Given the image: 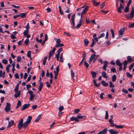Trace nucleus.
<instances>
[{"label":"nucleus","mask_w":134,"mask_h":134,"mask_svg":"<svg viewBox=\"0 0 134 134\" xmlns=\"http://www.w3.org/2000/svg\"><path fill=\"white\" fill-rule=\"evenodd\" d=\"M29 32V30L26 29L25 30L23 33L24 35H26V34H28Z\"/></svg>","instance_id":"obj_46"},{"label":"nucleus","mask_w":134,"mask_h":134,"mask_svg":"<svg viewBox=\"0 0 134 134\" xmlns=\"http://www.w3.org/2000/svg\"><path fill=\"white\" fill-rule=\"evenodd\" d=\"M92 2L93 5L95 6H98L100 4V2H96L95 0H92Z\"/></svg>","instance_id":"obj_21"},{"label":"nucleus","mask_w":134,"mask_h":134,"mask_svg":"<svg viewBox=\"0 0 134 134\" xmlns=\"http://www.w3.org/2000/svg\"><path fill=\"white\" fill-rule=\"evenodd\" d=\"M29 39L27 38L25 41V44L27 45H28L29 43Z\"/></svg>","instance_id":"obj_37"},{"label":"nucleus","mask_w":134,"mask_h":134,"mask_svg":"<svg viewBox=\"0 0 134 134\" xmlns=\"http://www.w3.org/2000/svg\"><path fill=\"white\" fill-rule=\"evenodd\" d=\"M6 104L7 105L5 107V110L7 113L9 111L10 109V103H7Z\"/></svg>","instance_id":"obj_5"},{"label":"nucleus","mask_w":134,"mask_h":134,"mask_svg":"<svg viewBox=\"0 0 134 134\" xmlns=\"http://www.w3.org/2000/svg\"><path fill=\"white\" fill-rule=\"evenodd\" d=\"M11 66V65L10 64H8L7 65L6 68V70L7 71V72H9V68Z\"/></svg>","instance_id":"obj_31"},{"label":"nucleus","mask_w":134,"mask_h":134,"mask_svg":"<svg viewBox=\"0 0 134 134\" xmlns=\"http://www.w3.org/2000/svg\"><path fill=\"white\" fill-rule=\"evenodd\" d=\"M114 126L117 129H122L124 127V126L121 125H114Z\"/></svg>","instance_id":"obj_25"},{"label":"nucleus","mask_w":134,"mask_h":134,"mask_svg":"<svg viewBox=\"0 0 134 134\" xmlns=\"http://www.w3.org/2000/svg\"><path fill=\"white\" fill-rule=\"evenodd\" d=\"M128 27L129 28H132L134 27V22L130 24L129 25Z\"/></svg>","instance_id":"obj_36"},{"label":"nucleus","mask_w":134,"mask_h":134,"mask_svg":"<svg viewBox=\"0 0 134 134\" xmlns=\"http://www.w3.org/2000/svg\"><path fill=\"white\" fill-rule=\"evenodd\" d=\"M30 105V104H24L22 106V108H21V110L23 111L26 109Z\"/></svg>","instance_id":"obj_8"},{"label":"nucleus","mask_w":134,"mask_h":134,"mask_svg":"<svg viewBox=\"0 0 134 134\" xmlns=\"http://www.w3.org/2000/svg\"><path fill=\"white\" fill-rule=\"evenodd\" d=\"M126 29V28L125 27H124L122 29H121L120 30L118 31V33L119 34V37H121L122 36L124 30Z\"/></svg>","instance_id":"obj_4"},{"label":"nucleus","mask_w":134,"mask_h":134,"mask_svg":"<svg viewBox=\"0 0 134 134\" xmlns=\"http://www.w3.org/2000/svg\"><path fill=\"white\" fill-rule=\"evenodd\" d=\"M104 35H105V34L104 33H102L98 37V38H101L103 37L104 36Z\"/></svg>","instance_id":"obj_57"},{"label":"nucleus","mask_w":134,"mask_h":134,"mask_svg":"<svg viewBox=\"0 0 134 134\" xmlns=\"http://www.w3.org/2000/svg\"><path fill=\"white\" fill-rule=\"evenodd\" d=\"M43 83L42 82H40L38 90L39 91H41L43 87Z\"/></svg>","instance_id":"obj_15"},{"label":"nucleus","mask_w":134,"mask_h":134,"mask_svg":"<svg viewBox=\"0 0 134 134\" xmlns=\"http://www.w3.org/2000/svg\"><path fill=\"white\" fill-rule=\"evenodd\" d=\"M71 77H72V78H73V79L74 80V73L73 72L72 70L71 71Z\"/></svg>","instance_id":"obj_53"},{"label":"nucleus","mask_w":134,"mask_h":134,"mask_svg":"<svg viewBox=\"0 0 134 134\" xmlns=\"http://www.w3.org/2000/svg\"><path fill=\"white\" fill-rule=\"evenodd\" d=\"M80 111L79 109H75L74 110V111L75 113H78Z\"/></svg>","instance_id":"obj_56"},{"label":"nucleus","mask_w":134,"mask_h":134,"mask_svg":"<svg viewBox=\"0 0 134 134\" xmlns=\"http://www.w3.org/2000/svg\"><path fill=\"white\" fill-rule=\"evenodd\" d=\"M26 15V13H22L20 14H19L21 18H24Z\"/></svg>","instance_id":"obj_33"},{"label":"nucleus","mask_w":134,"mask_h":134,"mask_svg":"<svg viewBox=\"0 0 134 134\" xmlns=\"http://www.w3.org/2000/svg\"><path fill=\"white\" fill-rule=\"evenodd\" d=\"M126 75L128 77H132V75L128 72H127Z\"/></svg>","instance_id":"obj_55"},{"label":"nucleus","mask_w":134,"mask_h":134,"mask_svg":"<svg viewBox=\"0 0 134 134\" xmlns=\"http://www.w3.org/2000/svg\"><path fill=\"white\" fill-rule=\"evenodd\" d=\"M84 63L85 65V66L86 68H87L89 67V65L88 64L87 62L86 61L84 62Z\"/></svg>","instance_id":"obj_45"},{"label":"nucleus","mask_w":134,"mask_h":134,"mask_svg":"<svg viewBox=\"0 0 134 134\" xmlns=\"http://www.w3.org/2000/svg\"><path fill=\"white\" fill-rule=\"evenodd\" d=\"M75 14H74L71 17V24L72 25V29H74V28L75 27Z\"/></svg>","instance_id":"obj_3"},{"label":"nucleus","mask_w":134,"mask_h":134,"mask_svg":"<svg viewBox=\"0 0 134 134\" xmlns=\"http://www.w3.org/2000/svg\"><path fill=\"white\" fill-rule=\"evenodd\" d=\"M105 119H108V112L107 111H105Z\"/></svg>","instance_id":"obj_34"},{"label":"nucleus","mask_w":134,"mask_h":134,"mask_svg":"<svg viewBox=\"0 0 134 134\" xmlns=\"http://www.w3.org/2000/svg\"><path fill=\"white\" fill-rule=\"evenodd\" d=\"M109 122L110 124H111V126L113 127L114 126V125H115V124H114V121L112 120H109Z\"/></svg>","instance_id":"obj_23"},{"label":"nucleus","mask_w":134,"mask_h":134,"mask_svg":"<svg viewBox=\"0 0 134 134\" xmlns=\"http://www.w3.org/2000/svg\"><path fill=\"white\" fill-rule=\"evenodd\" d=\"M63 46H64V44L63 43H61V44L58 43L55 45V47H62Z\"/></svg>","instance_id":"obj_32"},{"label":"nucleus","mask_w":134,"mask_h":134,"mask_svg":"<svg viewBox=\"0 0 134 134\" xmlns=\"http://www.w3.org/2000/svg\"><path fill=\"white\" fill-rule=\"evenodd\" d=\"M104 65L103 69L105 70H106V68L108 66V62L107 61H104Z\"/></svg>","instance_id":"obj_10"},{"label":"nucleus","mask_w":134,"mask_h":134,"mask_svg":"<svg viewBox=\"0 0 134 134\" xmlns=\"http://www.w3.org/2000/svg\"><path fill=\"white\" fill-rule=\"evenodd\" d=\"M70 120L71 121H75L76 122H78L79 121V120L77 118V117H72L70 118Z\"/></svg>","instance_id":"obj_17"},{"label":"nucleus","mask_w":134,"mask_h":134,"mask_svg":"<svg viewBox=\"0 0 134 134\" xmlns=\"http://www.w3.org/2000/svg\"><path fill=\"white\" fill-rule=\"evenodd\" d=\"M116 65L119 66H121V65H122V64L121 63L120 60L119 59L117 60L116 62Z\"/></svg>","instance_id":"obj_18"},{"label":"nucleus","mask_w":134,"mask_h":134,"mask_svg":"<svg viewBox=\"0 0 134 134\" xmlns=\"http://www.w3.org/2000/svg\"><path fill=\"white\" fill-rule=\"evenodd\" d=\"M86 52H83V55H82V57H83V58L82 59V60H84V59L85 58V57H86Z\"/></svg>","instance_id":"obj_47"},{"label":"nucleus","mask_w":134,"mask_h":134,"mask_svg":"<svg viewBox=\"0 0 134 134\" xmlns=\"http://www.w3.org/2000/svg\"><path fill=\"white\" fill-rule=\"evenodd\" d=\"M47 56H46V57H45L44 59L43 60V64L44 65L46 64V60L47 59Z\"/></svg>","instance_id":"obj_35"},{"label":"nucleus","mask_w":134,"mask_h":134,"mask_svg":"<svg viewBox=\"0 0 134 134\" xmlns=\"http://www.w3.org/2000/svg\"><path fill=\"white\" fill-rule=\"evenodd\" d=\"M14 121L13 120H11L9 122L7 128H9L14 124Z\"/></svg>","instance_id":"obj_13"},{"label":"nucleus","mask_w":134,"mask_h":134,"mask_svg":"<svg viewBox=\"0 0 134 134\" xmlns=\"http://www.w3.org/2000/svg\"><path fill=\"white\" fill-rule=\"evenodd\" d=\"M21 105V102L20 100H18L17 103V105L16 108L18 109Z\"/></svg>","instance_id":"obj_24"},{"label":"nucleus","mask_w":134,"mask_h":134,"mask_svg":"<svg viewBox=\"0 0 134 134\" xmlns=\"http://www.w3.org/2000/svg\"><path fill=\"white\" fill-rule=\"evenodd\" d=\"M116 78V77L115 75H113L112 77V81L113 82L115 81Z\"/></svg>","instance_id":"obj_30"},{"label":"nucleus","mask_w":134,"mask_h":134,"mask_svg":"<svg viewBox=\"0 0 134 134\" xmlns=\"http://www.w3.org/2000/svg\"><path fill=\"white\" fill-rule=\"evenodd\" d=\"M96 43V41H94V39H92V43L91 45L90 46V47H93L94 44Z\"/></svg>","instance_id":"obj_39"},{"label":"nucleus","mask_w":134,"mask_h":134,"mask_svg":"<svg viewBox=\"0 0 134 134\" xmlns=\"http://www.w3.org/2000/svg\"><path fill=\"white\" fill-rule=\"evenodd\" d=\"M124 8V6L122 5L121 3L120 4V6L119 7L117 8L118 11L119 13H121V9H123Z\"/></svg>","instance_id":"obj_9"},{"label":"nucleus","mask_w":134,"mask_h":134,"mask_svg":"<svg viewBox=\"0 0 134 134\" xmlns=\"http://www.w3.org/2000/svg\"><path fill=\"white\" fill-rule=\"evenodd\" d=\"M107 131V129L106 128L98 133L99 134H105L106 133Z\"/></svg>","instance_id":"obj_14"},{"label":"nucleus","mask_w":134,"mask_h":134,"mask_svg":"<svg viewBox=\"0 0 134 134\" xmlns=\"http://www.w3.org/2000/svg\"><path fill=\"white\" fill-rule=\"evenodd\" d=\"M105 2L103 3L100 5V8L101 9L103 8L104 6Z\"/></svg>","instance_id":"obj_62"},{"label":"nucleus","mask_w":134,"mask_h":134,"mask_svg":"<svg viewBox=\"0 0 134 134\" xmlns=\"http://www.w3.org/2000/svg\"><path fill=\"white\" fill-rule=\"evenodd\" d=\"M21 92L20 91H19L18 92L15 94L14 96L15 98H16L19 97L20 95Z\"/></svg>","instance_id":"obj_20"},{"label":"nucleus","mask_w":134,"mask_h":134,"mask_svg":"<svg viewBox=\"0 0 134 134\" xmlns=\"http://www.w3.org/2000/svg\"><path fill=\"white\" fill-rule=\"evenodd\" d=\"M111 71H112L114 72H116V69L114 67H113V68H111Z\"/></svg>","instance_id":"obj_52"},{"label":"nucleus","mask_w":134,"mask_h":134,"mask_svg":"<svg viewBox=\"0 0 134 134\" xmlns=\"http://www.w3.org/2000/svg\"><path fill=\"white\" fill-rule=\"evenodd\" d=\"M31 87V86L30 84H29L26 85V89L27 90H29V88H30Z\"/></svg>","instance_id":"obj_60"},{"label":"nucleus","mask_w":134,"mask_h":134,"mask_svg":"<svg viewBox=\"0 0 134 134\" xmlns=\"http://www.w3.org/2000/svg\"><path fill=\"white\" fill-rule=\"evenodd\" d=\"M21 59V57L20 56H18L17 57V61L18 62H19L20 61Z\"/></svg>","instance_id":"obj_54"},{"label":"nucleus","mask_w":134,"mask_h":134,"mask_svg":"<svg viewBox=\"0 0 134 134\" xmlns=\"http://www.w3.org/2000/svg\"><path fill=\"white\" fill-rule=\"evenodd\" d=\"M129 10V7L127 6L124 9V11L126 13H127L128 12Z\"/></svg>","instance_id":"obj_43"},{"label":"nucleus","mask_w":134,"mask_h":134,"mask_svg":"<svg viewBox=\"0 0 134 134\" xmlns=\"http://www.w3.org/2000/svg\"><path fill=\"white\" fill-rule=\"evenodd\" d=\"M101 82L103 85L104 86H107L108 85V83L105 82L104 81H101Z\"/></svg>","instance_id":"obj_27"},{"label":"nucleus","mask_w":134,"mask_h":134,"mask_svg":"<svg viewBox=\"0 0 134 134\" xmlns=\"http://www.w3.org/2000/svg\"><path fill=\"white\" fill-rule=\"evenodd\" d=\"M134 66V63H133L131 65L129 66V70H131V69Z\"/></svg>","instance_id":"obj_48"},{"label":"nucleus","mask_w":134,"mask_h":134,"mask_svg":"<svg viewBox=\"0 0 134 134\" xmlns=\"http://www.w3.org/2000/svg\"><path fill=\"white\" fill-rule=\"evenodd\" d=\"M31 51H28L27 52V56L29 58H31Z\"/></svg>","instance_id":"obj_38"},{"label":"nucleus","mask_w":134,"mask_h":134,"mask_svg":"<svg viewBox=\"0 0 134 134\" xmlns=\"http://www.w3.org/2000/svg\"><path fill=\"white\" fill-rule=\"evenodd\" d=\"M63 49L62 48H60L57 51V53H58V54H60V52L62 51V50Z\"/></svg>","instance_id":"obj_50"},{"label":"nucleus","mask_w":134,"mask_h":134,"mask_svg":"<svg viewBox=\"0 0 134 134\" xmlns=\"http://www.w3.org/2000/svg\"><path fill=\"white\" fill-rule=\"evenodd\" d=\"M85 45L87 46L89 43V42L87 39H85L84 40Z\"/></svg>","instance_id":"obj_26"},{"label":"nucleus","mask_w":134,"mask_h":134,"mask_svg":"<svg viewBox=\"0 0 134 134\" xmlns=\"http://www.w3.org/2000/svg\"><path fill=\"white\" fill-rule=\"evenodd\" d=\"M64 109V107L63 106H60L59 108V112L62 111Z\"/></svg>","instance_id":"obj_51"},{"label":"nucleus","mask_w":134,"mask_h":134,"mask_svg":"<svg viewBox=\"0 0 134 134\" xmlns=\"http://www.w3.org/2000/svg\"><path fill=\"white\" fill-rule=\"evenodd\" d=\"M84 116H80V115H78L77 116V118L78 119H82V118H83V117Z\"/></svg>","instance_id":"obj_61"},{"label":"nucleus","mask_w":134,"mask_h":134,"mask_svg":"<svg viewBox=\"0 0 134 134\" xmlns=\"http://www.w3.org/2000/svg\"><path fill=\"white\" fill-rule=\"evenodd\" d=\"M56 43L58 44L60 43L61 42V41L59 39H56Z\"/></svg>","instance_id":"obj_63"},{"label":"nucleus","mask_w":134,"mask_h":134,"mask_svg":"<svg viewBox=\"0 0 134 134\" xmlns=\"http://www.w3.org/2000/svg\"><path fill=\"white\" fill-rule=\"evenodd\" d=\"M41 114L39 115L35 121V122H38L40 119L41 117Z\"/></svg>","instance_id":"obj_28"},{"label":"nucleus","mask_w":134,"mask_h":134,"mask_svg":"<svg viewBox=\"0 0 134 134\" xmlns=\"http://www.w3.org/2000/svg\"><path fill=\"white\" fill-rule=\"evenodd\" d=\"M109 131L110 133V134H118V132L117 131H115L113 129H110L109 130Z\"/></svg>","instance_id":"obj_11"},{"label":"nucleus","mask_w":134,"mask_h":134,"mask_svg":"<svg viewBox=\"0 0 134 134\" xmlns=\"http://www.w3.org/2000/svg\"><path fill=\"white\" fill-rule=\"evenodd\" d=\"M55 50V48H54L53 49L52 51H50L48 57H51L52 55H53L54 53Z\"/></svg>","instance_id":"obj_12"},{"label":"nucleus","mask_w":134,"mask_h":134,"mask_svg":"<svg viewBox=\"0 0 134 134\" xmlns=\"http://www.w3.org/2000/svg\"><path fill=\"white\" fill-rule=\"evenodd\" d=\"M2 62L5 64H7L8 63L7 60L6 59H4L2 60Z\"/></svg>","instance_id":"obj_42"},{"label":"nucleus","mask_w":134,"mask_h":134,"mask_svg":"<svg viewBox=\"0 0 134 134\" xmlns=\"http://www.w3.org/2000/svg\"><path fill=\"white\" fill-rule=\"evenodd\" d=\"M102 75L104 78H107V76L106 75V73L104 71H103L102 72Z\"/></svg>","instance_id":"obj_29"},{"label":"nucleus","mask_w":134,"mask_h":134,"mask_svg":"<svg viewBox=\"0 0 134 134\" xmlns=\"http://www.w3.org/2000/svg\"><path fill=\"white\" fill-rule=\"evenodd\" d=\"M122 91L126 93H128V91L127 90L125 89L124 88H123L122 89Z\"/></svg>","instance_id":"obj_59"},{"label":"nucleus","mask_w":134,"mask_h":134,"mask_svg":"<svg viewBox=\"0 0 134 134\" xmlns=\"http://www.w3.org/2000/svg\"><path fill=\"white\" fill-rule=\"evenodd\" d=\"M36 40L37 42L41 43L42 42V39L39 40L38 38H36Z\"/></svg>","instance_id":"obj_49"},{"label":"nucleus","mask_w":134,"mask_h":134,"mask_svg":"<svg viewBox=\"0 0 134 134\" xmlns=\"http://www.w3.org/2000/svg\"><path fill=\"white\" fill-rule=\"evenodd\" d=\"M28 93L30 94V100H32L35 97V94H33V92L31 90L29 91H28Z\"/></svg>","instance_id":"obj_6"},{"label":"nucleus","mask_w":134,"mask_h":134,"mask_svg":"<svg viewBox=\"0 0 134 134\" xmlns=\"http://www.w3.org/2000/svg\"><path fill=\"white\" fill-rule=\"evenodd\" d=\"M14 76L16 79H18L19 77V76L17 73H16L15 74Z\"/></svg>","instance_id":"obj_64"},{"label":"nucleus","mask_w":134,"mask_h":134,"mask_svg":"<svg viewBox=\"0 0 134 134\" xmlns=\"http://www.w3.org/2000/svg\"><path fill=\"white\" fill-rule=\"evenodd\" d=\"M82 21H82L81 19L80 20L79 23L77 24L76 28H79L82 25Z\"/></svg>","instance_id":"obj_19"},{"label":"nucleus","mask_w":134,"mask_h":134,"mask_svg":"<svg viewBox=\"0 0 134 134\" xmlns=\"http://www.w3.org/2000/svg\"><path fill=\"white\" fill-rule=\"evenodd\" d=\"M110 85L109 86L111 88H113L114 87V84H113V83L111 81H110L109 82Z\"/></svg>","instance_id":"obj_44"},{"label":"nucleus","mask_w":134,"mask_h":134,"mask_svg":"<svg viewBox=\"0 0 134 134\" xmlns=\"http://www.w3.org/2000/svg\"><path fill=\"white\" fill-rule=\"evenodd\" d=\"M96 56L95 54H92L89 60V63L91 64V62L93 60H96L97 59V57H96Z\"/></svg>","instance_id":"obj_7"},{"label":"nucleus","mask_w":134,"mask_h":134,"mask_svg":"<svg viewBox=\"0 0 134 134\" xmlns=\"http://www.w3.org/2000/svg\"><path fill=\"white\" fill-rule=\"evenodd\" d=\"M134 16V9L133 7L132 8L129 14H126V17L128 19H131Z\"/></svg>","instance_id":"obj_2"},{"label":"nucleus","mask_w":134,"mask_h":134,"mask_svg":"<svg viewBox=\"0 0 134 134\" xmlns=\"http://www.w3.org/2000/svg\"><path fill=\"white\" fill-rule=\"evenodd\" d=\"M104 94L103 93H102L100 95V97L101 99H103L104 98L103 97V96L104 95Z\"/></svg>","instance_id":"obj_58"},{"label":"nucleus","mask_w":134,"mask_h":134,"mask_svg":"<svg viewBox=\"0 0 134 134\" xmlns=\"http://www.w3.org/2000/svg\"><path fill=\"white\" fill-rule=\"evenodd\" d=\"M91 74L92 76V78L95 79L96 77L97 73L96 72L92 71L91 72Z\"/></svg>","instance_id":"obj_16"},{"label":"nucleus","mask_w":134,"mask_h":134,"mask_svg":"<svg viewBox=\"0 0 134 134\" xmlns=\"http://www.w3.org/2000/svg\"><path fill=\"white\" fill-rule=\"evenodd\" d=\"M32 117L31 116H29L27 119L26 121L24 123H23V118L21 119L20 121L18 122V129L19 130H21V128L23 127L24 128L26 127L31 122Z\"/></svg>","instance_id":"obj_1"},{"label":"nucleus","mask_w":134,"mask_h":134,"mask_svg":"<svg viewBox=\"0 0 134 134\" xmlns=\"http://www.w3.org/2000/svg\"><path fill=\"white\" fill-rule=\"evenodd\" d=\"M58 7L59 9V13L61 15H63V13L61 9V7L60 6H58Z\"/></svg>","instance_id":"obj_41"},{"label":"nucleus","mask_w":134,"mask_h":134,"mask_svg":"<svg viewBox=\"0 0 134 134\" xmlns=\"http://www.w3.org/2000/svg\"><path fill=\"white\" fill-rule=\"evenodd\" d=\"M89 8V6H87L85 8H84L82 12V14H84L87 11Z\"/></svg>","instance_id":"obj_22"},{"label":"nucleus","mask_w":134,"mask_h":134,"mask_svg":"<svg viewBox=\"0 0 134 134\" xmlns=\"http://www.w3.org/2000/svg\"><path fill=\"white\" fill-rule=\"evenodd\" d=\"M132 60V59L131 57L130 56H128L127 57V61L129 62H131Z\"/></svg>","instance_id":"obj_40"}]
</instances>
